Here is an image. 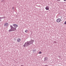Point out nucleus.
I'll list each match as a JSON object with an SVG mask.
<instances>
[{"label":"nucleus","instance_id":"1","mask_svg":"<svg viewBox=\"0 0 66 66\" xmlns=\"http://www.w3.org/2000/svg\"><path fill=\"white\" fill-rule=\"evenodd\" d=\"M33 40H31L30 42H26L23 45L24 47H28L31 44H33Z\"/></svg>","mask_w":66,"mask_h":66},{"label":"nucleus","instance_id":"2","mask_svg":"<svg viewBox=\"0 0 66 66\" xmlns=\"http://www.w3.org/2000/svg\"><path fill=\"white\" fill-rule=\"evenodd\" d=\"M10 27L11 28V29L9 30V31L10 32H12V31H14L16 30V29L15 27H13V26L12 25L10 26Z\"/></svg>","mask_w":66,"mask_h":66},{"label":"nucleus","instance_id":"3","mask_svg":"<svg viewBox=\"0 0 66 66\" xmlns=\"http://www.w3.org/2000/svg\"><path fill=\"white\" fill-rule=\"evenodd\" d=\"M8 25H9V23H4V26L5 27H7L8 26Z\"/></svg>","mask_w":66,"mask_h":66},{"label":"nucleus","instance_id":"4","mask_svg":"<svg viewBox=\"0 0 66 66\" xmlns=\"http://www.w3.org/2000/svg\"><path fill=\"white\" fill-rule=\"evenodd\" d=\"M61 20L60 19H58L56 21L57 22H60L61 21Z\"/></svg>","mask_w":66,"mask_h":66},{"label":"nucleus","instance_id":"5","mask_svg":"<svg viewBox=\"0 0 66 66\" xmlns=\"http://www.w3.org/2000/svg\"><path fill=\"white\" fill-rule=\"evenodd\" d=\"M13 27H15V28H16V29L17 27H18V25L17 24H14L13 25Z\"/></svg>","mask_w":66,"mask_h":66},{"label":"nucleus","instance_id":"6","mask_svg":"<svg viewBox=\"0 0 66 66\" xmlns=\"http://www.w3.org/2000/svg\"><path fill=\"white\" fill-rule=\"evenodd\" d=\"M21 40V39H20L19 38L17 40V41L18 42H20Z\"/></svg>","mask_w":66,"mask_h":66},{"label":"nucleus","instance_id":"7","mask_svg":"<svg viewBox=\"0 0 66 66\" xmlns=\"http://www.w3.org/2000/svg\"><path fill=\"white\" fill-rule=\"evenodd\" d=\"M49 7L48 6H46L45 7V9L47 10H49Z\"/></svg>","mask_w":66,"mask_h":66},{"label":"nucleus","instance_id":"8","mask_svg":"<svg viewBox=\"0 0 66 66\" xmlns=\"http://www.w3.org/2000/svg\"><path fill=\"white\" fill-rule=\"evenodd\" d=\"M48 57H46L45 58L44 61H47L48 60Z\"/></svg>","mask_w":66,"mask_h":66},{"label":"nucleus","instance_id":"9","mask_svg":"<svg viewBox=\"0 0 66 66\" xmlns=\"http://www.w3.org/2000/svg\"><path fill=\"white\" fill-rule=\"evenodd\" d=\"M28 30H26L25 31V32H26V33H27V32H28Z\"/></svg>","mask_w":66,"mask_h":66},{"label":"nucleus","instance_id":"10","mask_svg":"<svg viewBox=\"0 0 66 66\" xmlns=\"http://www.w3.org/2000/svg\"><path fill=\"white\" fill-rule=\"evenodd\" d=\"M34 52H36V50H34Z\"/></svg>","mask_w":66,"mask_h":66},{"label":"nucleus","instance_id":"11","mask_svg":"<svg viewBox=\"0 0 66 66\" xmlns=\"http://www.w3.org/2000/svg\"><path fill=\"white\" fill-rule=\"evenodd\" d=\"M39 54H42V52H39Z\"/></svg>","mask_w":66,"mask_h":66},{"label":"nucleus","instance_id":"12","mask_svg":"<svg viewBox=\"0 0 66 66\" xmlns=\"http://www.w3.org/2000/svg\"><path fill=\"white\" fill-rule=\"evenodd\" d=\"M12 10H13V11H14V7H13L12 8Z\"/></svg>","mask_w":66,"mask_h":66},{"label":"nucleus","instance_id":"13","mask_svg":"<svg viewBox=\"0 0 66 66\" xmlns=\"http://www.w3.org/2000/svg\"><path fill=\"white\" fill-rule=\"evenodd\" d=\"M1 18L0 17V21H1Z\"/></svg>","mask_w":66,"mask_h":66},{"label":"nucleus","instance_id":"14","mask_svg":"<svg viewBox=\"0 0 66 66\" xmlns=\"http://www.w3.org/2000/svg\"><path fill=\"white\" fill-rule=\"evenodd\" d=\"M64 24H66V21L64 22Z\"/></svg>","mask_w":66,"mask_h":66},{"label":"nucleus","instance_id":"15","mask_svg":"<svg viewBox=\"0 0 66 66\" xmlns=\"http://www.w3.org/2000/svg\"><path fill=\"white\" fill-rule=\"evenodd\" d=\"M57 1H60V0H57Z\"/></svg>","mask_w":66,"mask_h":66},{"label":"nucleus","instance_id":"16","mask_svg":"<svg viewBox=\"0 0 66 66\" xmlns=\"http://www.w3.org/2000/svg\"><path fill=\"white\" fill-rule=\"evenodd\" d=\"M64 1H66V0H63Z\"/></svg>","mask_w":66,"mask_h":66}]
</instances>
